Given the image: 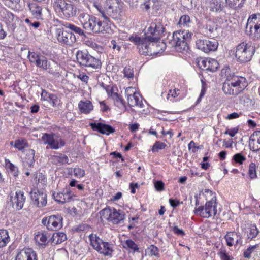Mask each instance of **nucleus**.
<instances>
[{
  "label": "nucleus",
  "mask_w": 260,
  "mask_h": 260,
  "mask_svg": "<svg viewBox=\"0 0 260 260\" xmlns=\"http://www.w3.org/2000/svg\"><path fill=\"white\" fill-rule=\"evenodd\" d=\"M36 66L44 70H47L48 73L53 75L58 76L59 75V72L57 70L58 66L57 63L50 62L44 56L42 55L41 57Z\"/></svg>",
  "instance_id": "nucleus-17"
},
{
  "label": "nucleus",
  "mask_w": 260,
  "mask_h": 260,
  "mask_svg": "<svg viewBox=\"0 0 260 260\" xmlns=\"http://www.w3.org/2000/svg\"><path fill=\"white\" fill-rule=\"evenodd\" d=\"M143 38H141L140 37L136 36H132L129 37V40L131 41L134 42L135 44L138 45V47L139 46V45L142 43V41L143 40Z\"/></svg>",
  "instance_id": "nucleus-56"
},
{
  "label": "nucleus",
  "mask_w": 260,
  "mask_h": 260,
  "mask_svg": "<svg viewBox=\"0 0 260 260\" xmlns=\"http://www.w3.org/2000/svg\"><path fill=\"white\" fill-rule=\"evenodd\" d=\"M208 30L212 35L213 37H217L218 32L220 30V28L218 27L217 25H208Z\"/></svg>",
  "instance_id": "nucleus-50"
},
{
  "label": "nucleus",
  "mask_w": 260,
  "mask_h": 260,
  "mask_svg": "<svg viewBox=\"0 0 260 260\" xmlns=\"http://www.w3.org/2000/svg\"><path fill=\"white\" fill-rule=\"evenodd\" d=\"M79 20L83 28L89 33L108 32L110 29V24L107 22L105 20L101 21L95 17L87 13H80Z\"/></svg>",
  "instance_id": "nucleus-1"
},
{
  "label": "nucleus",
  "mask_w": 260,
  "mask_h": 260,
  "mask_svg": "<svg viewBox=\"0 0 260 260\" xmlns=\"http://www.w3.org/2000/svg\"><path fill=\"white\" fill-rule=\"evenodd\" d=\"M154 186L157 191H162L164 189V183L161 181H156Z\"/></svg>",
  "instance_id": "nucleus-61"
},
{
  "label": "nucleus",
  "mask_w": 260,
  "mask_h": 260,
  "mask_svg": "<svg viewBox=\"0 0 260 260\" xmlns=\"http://www.w3.org/2000/svg\"><path fill=\"white\" fill-rule=\"evenodd\" d=\"M110 96L114 100V104L116 106L120 107L121 106H124L123 100L117 93L112 92Z\"/></svg>",
  "instance_id": "nucleus-38"
},
{
  "label": "nucleus",
  "mask_w": 260,
  "mask_h": 260,
  "mask_svg": "<svg viewBox=\"0 0 260 260\" xmlns=\"http://www.w3.org/2000/svg\"><path fill=\"white\" fill-rule=\"evenodd\" d=\"M167 146L166 144L163 142L159 141H156L153 145L152 151L154 152H157L159 150L164 149Z\"/></svg>",
  "instance_id": "nucleus-49"
},
{
  "label": "nucleus",
  "mask_w": 260,
  "mask_h": 260,
  "mask_svg": "<svg viewBox=\"0 0 260 260\" xmlns=\"http://www.w3.org/2000/svg\"><path fill=\"white\" fill-rule=\"evenodd\" d=\"M101 244L103 245V249L100 251L101 253L104 254L105 255H111L113 250L111 247V244L107 242L102 241Z\"/></svg>",
  "instance_id": "nucleus-40"
},
{
  "label": "nucleus",
  "mask_w": 260,
  "mask_h": 260,
  "mask_svg": "<svg viewBox=\"0 0 260 260\" xmlns=\"http://www.w3.org/2000/svg\"><path fill=\"white\" fill-rule=\"evenodd\" d=\"M29 11L31 15L37 19H42V6L36 3H28Z\"/></svg>",
  "instance_id": "nucleus-28"
},
{
  "label": "nucleus",
  "mask_w": 260,
  "mask_h": 260,
  "mask_svg": "<svg viewBox=\"0 0 260 260\" xmlns=\"http://www.w3.org/2000/svg\"><path fill=\"white\" fill-rule=\"evenodd\" d=\"M25 199L22 191H17L14 197H11L10 202L12 207L18 210L21 209L23 207Z\"/></svg>",
  "instance_id": "nucleus-21"
},
{
  "label": "nucleus",
  "mask_w": 260,
  "mask_h": 260,
  "mask_svg": "<svg viewBox=\"0 0 260 260\" xmlns=\"http://www.w3.org/2000/svg\"><path fill=\"white\" fill-rule=\"evenodd\" d=\"M256 168L255 164L253 162H251L249 166L248 175L251 179L257 178Z\"/></svg>",
  "instance_id": "nucleus-46"
},
{
  "label": "nucleus",
  "mask_w": 260,
  "mask_h": 260,
  "mask_svg": "<svg viewBox=\"0 0 260 260\" xmlns=\"http://www.w3.org/2000/svg\"><path fill=\"white\" fill-rule=\"evenodd\" d=\"M31 203L37 207L42 208L47 204V194L41 190L34 189L30 192Z\"/></svg>",
  "instance_id": "nucleus-16"
},
{
  "label": "nucleus",
  "mask_w": 260,
  "mask_h": 260,
  "mask_svg": "<svg viewBox=\"0 0 260 260\" xmlns=\"http://www.w3.org/2000/svg\"><path fill=\"white\" fill-rule=\"evenodd\" d=\"M62 217L59 215H53L44 217L42 223L50 231H56L62 226Z\"/></svg>",
  "instance_id": "nucleus-12"
},
{
  "label": "nucleus",
  "mask_w": 260,
  "mask_h": 260,
  "mask_svg": "<svg viewBox=\"0 0 260 260\" xmlns=\"http://www.w3.org/2000/svg\"><path fill=\"white\" fill-rule=\"evenodd\" d=\"M191 23L190 17L187 15H182L179 20V24L182 26H188Z\"/></svg>",
  "instance_id": "nucleus-45"
},
{
  "label": "nucleus",
  "mask_w": 260,
  "mask_h": 260,
  "mask_svg": "<svg viewBox=\"0 0 260 260\" xmlns=\"http://www.w3.org/2000/svg\"><path fill=\"white\" fill-rule=\"evenodd\" d=\"M76 58L78 62L81 66L94 70L101 67V60L91 56L86 50L78 51L76 53Z\"/></svg>",
  "instance_id": "nucleus-6"
},
{
  "label": "nucleus",
  "mask_w": 260,
  "mask_h": 260,
  "mask_svg": "<svg viewBox=\"0 0 260 260\" xmlns=\"http://www.w3.org/2000/svg\"><path fill=\"white\" fill-rule=\"evenodd\" d=\"M165 28L161 21L156 19L151 24L145 35L150 38L152 42H157L165 35Z\"/></svg>",
  "instance_id": "nucleus-9"
},
{
  "label": "nucleus",
  "mask_w": 260,
  "mask_h": 260,
  "mask_svg": "<svg viewBox=\"0 0 260 260\" xmlns=\"http://www.w3.org/2000/svg\"><path fill=\"white\" fill-rule=\"evenodd\" d=\"M10 241L9 233L6 230H0V248L5 247Z\"/></svg>",
  "instance_id": "nucleus-31"
},
{
  "label": "nucleus",
  "mask_w": 260,
  "mask_h": 260,
  "mask_svg": "<svg viewBox=\"0 0 260 260\" xmlns=\"http://www.w3.org/2000/svg\"><path fill=\"white\" fill-rule=\"evenodd\" d=\"M259 247V244H257L253 246H249L243 252V256L245 258L250 259L251 257V253L255 249Z\"/></svg>",
  "instance_id": "nucleus-43"
},
{
  "label": "nucleus",
  "mask_w": 260,
  "mask_h": 260,
  "mask_svg": "<svg viewBox=\"0 0 260 260\" xmlns=\"http://www.w3.org/2000/svg\"><path fill=\"white\" fill-rule=\"evenodd\" d=\"M14 147L19 150H22L27 146V143L24 139H17L15 141Z\"/></svg>",
  "instance_id": "nucleus-42"
},
{
  "label": "nucleus",
  "mask_w": 260,
  "mask_h": 260,
  "mask_svg": "<svg viewBox=\"0 0 260 260\" xmlns=\"http://www.w3.org/2000/svg\"><path fill=\"white\" fill-rule=\"evenodd\" d=\"M15 260H38L37 254L31 248H24L17 253Z\"/></svg>",
  "instance_id": "nucleus-20"
},
{
  "label": "nucleus",
  "mask_w": 260,
  "mask_h": 260,
  "mask_svg": "<svg viewBox=\"0 0 260 260\" xmlns=\"http://www.w3.org/2000/svg\"><path fill=\"white\" fill-rule=\"evenodd\" d=\"M77 78L81 80L82 82L87 83L88 80H89V77L87 76L86 74H85L83 73H80L77 76Z\"/></svg>",
  "instance_id": "nucleus-62"
},
{
  "label": "nucleus",
  "mask_w": 260,
  "mask_h": 260,
  "mask_svg": "<svg viewBox=\"0 0 260 260\" xmlns=\"http://www.w3.org/2000/svg\"><path fill=\"white\" fill-rule=\"evenodd\" d=\"M47 233L40 232L35 236V240L38 244L46 246L47 244Z\"/></svg>",
  "instance_id": "nucleus-33"
},
{
  "label": "nucleus",
  "mask_w": 260,
  "mask_h": 260,
  "mask_svg": "<svg viewBox=\"0 0 260 260\" xmlns=\"http://www.w3.org/2000/svg\"><path fill=\"white\" fill-rule=\"evenodd\" d=\"M255 52V47L252 43L243 42L236 48L235 57L238 62L244 63L249 62Z\"/></svg>",
  "instance_id": "nucleus-5"
},
{
  "label": "nucleus",
  "mask_w": 260,
  "mask_h": 260,
  "mask_svg": "<svg viewBox=\"0 0 260 260\" xmlns=\"http://www.w3.org/2000/svg\"><path fill=\"white\" fill-rule=\"evenodd\" d=\"M41 139L44 144H47L52 149H57L65 145L64 141L54 134L45 133Z\"/></svg>",
  "instance_id": "nucleus-14"
},
{
  "label": "nucleus",
  "mask_w": 260,
  "mask_h": 260,
  "mask_svg": "<svg viewBox=\"0 0 260 260\" xmlns=\"http://www.w3.org/2000/svg\"><path fill=\"white\" fill-rule=\"evenodd\" d=\"M196 45L198 49L205 53H208L210 51H215L218 47V43L215 39L209 40L205 39H200L196 41Z\"/></svg>",
  "instance_id": "nucleus-15"
},
{
  "label": "nucleus",
  "mask_w": 260,
  "mask_h": 260,
  "mask_svg": "<svg viewBox=\"0 0 260 260\" xmlns=\"http://www.w3.org/2000/svg\"><path fill=\"white\" fill-rule=\"evenodd\" d=\"M124 76L127 78H133L134 77L133 69L129 66L125 67L123 70Z\"/></svg>",
  "instance_id": "nucleus-51"
},
{
  "label": "nucleus",
  "mask_w": 260,
  "mask_h": 260,
  "mask_svg": "<svg viewBox=\"0 0 260 260\" xmlns=\"http://www.w3.org/2000/svg\"><path fill=\"white\" fill-rule=\"evenodd\" d=\"M245 33L253 40H260V15H252L248 19Z\"/></svg>",
  "instance_id": "nucleus-7"
},
{
  "label": "nucleus",
  "mask_w": 260,
  "mask_h": 260,
  "mask_svg": "<svg viewBox=\"0 0 260 260\" xmlns=\"http://www.w3.org/2000/svg\"><path fill=\"white\" fill-rule=\"evenodd\" d=\"M79 108L82 113L88 114L93 109V105L89 101H80L78 104Z\"/></svg>",
  "instance_id": "nucleus-30"
},
{
  "label": "nucleus",
  "mask_w": 260,
  "mask_h": 260,
  "mask_svg": "<svg viewBox=\"0 0 260 260\" xmlns=\"http://www.w3.org/2000/svg\"><path fill=\"white\" fill-rule=\"evenodd\" d=\"M172 230L177 235L183 236L185 235L184 232L177 226L172 227Z\"/></svg>",
  "instance_id": "nucleus-60"
},
{
  "label": "nucleus",
  "mask_w": 260,
  "mask_h": 260,
  "mask_svg": "<svg viewBox=\"0 0 260 260\" xmlns=\"http://www.w3.org/2000/svg\"><path fill=\"white\" fill-rule=\"evenodd\" d=\"M24 21L29 26H31L34 27L35 28H37L39 27L40 25V23L38 21H35L34 22L31 23L30 20L28 18L25 19Z\"/></svg>",
  "instance_id": "nucleus-64"
},
{
  "label": "nucleus",
  "mask_w": 260,
  "mask_h": 260,
  "mask_svg": "<svg viewBox=\"0 0 260 260\" xmlns=\"http://www.w3.org/2000/svg\"><path fill=\"white\" fill-rule=\"evenodd\" d=\"M54 200L58 202L63 204V197L62 192L53 193L52 194Z\"/></svg>",
  "instance_id": "nucleus-59"
},
{
  "label": "nucleus",
  "mask_w": 260,
  "mask_h": 260,
  "mask_svg": "<svg viewBox=\"0 0 260 260\" xmlns=\"http://www.w3.org/2000/svg\"><path fill=\"white\" fill-rule=\"evenodd\" d=\"M51 162L56 165H62L69 162V159L68 157L62 153L58 155H53L50 158Z\"/></svg>",
  "instance_id": "nucleus-29"
},
{
  "label": "nucleus",
  "mask_w": 260,
  "mask_h": 260,
  "mask_svg": "<svg viewBox=\"0 0 260 260\" xmlns=\"http://www.w3.org/2000/svg\"><path fill=\"white\" fill-rule=\"evenodd\" d=\"M73 173L75 177L79 178H80L85 175L84 170L79 168H74Z\"/></svg>",
  "instance_id": "nucleus-53"
},
{
  "label": "nucleus",
  "mask_w": 260,
  "mask_h": 260,
  "mask_svg": "<svg viewBox=\"0 0 260 260\" xmlns=\"http://www.w3.org/2000/svg\"><path fill=\"white\" fill-rule=\"evenodd\" d=\"M54 7L66 18H72L77 14V8L73 4L67 3L64 0H55Z\"/></svg>",
  "instance_id": "nucleus-8"
},
{
  "label": "nucleus",
  "mask_w": 260,
  "mask_h": 260,
  "mask_svg": "<svg viewBox=\"0 0 260 260\" xmlns=\"http://www.w3.org/2000/svg\"><path fill=\"white\" fill-rule=\"evenodd\" d=\"M54 35L59 42L68 46H72L76 41L74 34L61 29H56Z\"/></svg>",
  "instance_id": "nucleus-13"
},
{
  "label": "nucleus",
  "mask_w": 260,
  "mask_h": 260,
  "mask_svg": "<svg viewBox=\"0 0 260 260\" xmlns=\"http://www.w3.org/2000/svg\"><path fill=\"white\" fill-rule=\"evenodd\" d=\"M249 147L253 151L257 152L260 150V131H255L251 135Z\"/></svg>",
  "instance_id": "nucleus-26"
},
{
  "label": "nucleus",
  "mask_w": 260,
  "mask_h": 260,
  "mask_svg": "<svg viewBox=\"0 0 260 260\" xmlns=\"http://www.w3.org/2000/svg\"><path fill=\"white\" fill-rule=\"evenodd\" d=\"M63 25L66 28L69 29L71 31L77 34H78L81 36H85V34L84 32V31L81 28L73 24L66 23Z\"/></svg>",
  "instance_id": "nucleus-37"
},
{
  "label": "nucleus",
  "mask_w": 260,
  "mask_h": 260,
  "mask_svg": "<svg viewBox=\"0 0 260 260\" xmlns=\"http://www.w3.org/2000/svg\"><path fill=\"white\" fill-rule=\"evenodd\" d=\"M233 160H234L235 162L242 165L243 162L246 160V157L242 153H239L235 154L233 156Z\"/></svg>",
  "instance_id": "nucleus-48"
},
{
  "label": "nucleus",
  "mask_w": 260,
  "mask_h": 260,
  "mask_svg": "<svg viewBox=\"0 0 260 260\" xmlns=\"http://www.w3.org/2000/svg\"><path fill=\"white\" fill-rule=\"evenodd\" d=\"M89 239L91 242V245L98 252L101 251L102 250V248L101 247V244L102 242V240L96 236L90 235Z\"/></svg>",
  "instance_id": "nucleus-34"
},
{
  "label": "nucleus",
  "mask_w": 260,
  "mask_h": 260,
  "mask_svg": "<svg viewBox=\"0 0 260 260\" xmlns=\"http://www.w3.org/2000/svg\"><path fill=\"white\" fill-rule=\"evenodd\" d=\"M218 255L221 260H232V257L228 255L225 249H221L218 253Z\"/></svg>",
  "instance_id": "nucleus-52"
},
{
  "label": "nucleus",
  "mask_w": 260,
  "mask_h": 260,
  "mask_svg": "<svg viewBox=\"0 0 260 260\" xmlns=\"http://www.w3.org/2000/svg\"><path fill=\"white\" fill-rule=\"evenodd\" d=\"M123 4L121 0H106L104 7L99 6H96V8L105 21L109 24L110 18L114 20L120 18Z\"/></svg>",
  "instance_id": "nucleus-2"
},
{
  "label": "nucleus",
  "mask_w": 260,
  "mask_h": 260,
  "mask_svg": "<svg viewBox=\"0 0 260 260\" xmlns=\"http://www.w3.org/2000/svg\"><path fill=\"white\" fill-rule=\"evenodd\" d=\"M35 154V151L34 150H28L26 154V156L22 161L23 169L26 170L25 174L27 176L30 175V172L32 171L34 167L35 164L34 159Z\"/></svg>",
  "instance_id": "nucleus-19"
},
{
  "label": "nucleus",
  "mask_w": 260,
  "mask_h": 260,
  "mask_svg": "<svg viewBox=\"0 0 260 260\" xmlns=\"http://www.w3.org/2000/svg\"><path fill=\"white\" fill-rule=\"evenodd\" d=\"M259 232V230L255 224H251L248 228L247 240H249L250 241L253 239L258 235Z\"/></svg>",
  "instance_id": "nucleus-35"
},
{
  "label": "nucleus",
  "mask_w": 260,
  "mask_h": 260,
  "mask_svg": "<svg viewBox=\"0 0 260 260\" xmlns=\"http://www.w3.org/2000/svg\"><path fill=\"white\" fill-rule=\"evenodd\" d=\"M156 42H152L151 39L149 37H147L146 35H145V37L143 38V40L142 41L141 44L138 47L140 53L141 54H143L144 55H149L152 54V51L150 49V46L151 44L153 46V43H155Z\"/></svg>",
  "instance_id": "nucleus-24"
},
{
  "label": "nucleus",
  "mask_w": 260,
  "mask_h": 260,
  "mask_svg": "<svg viewBox=\"0 0 260 260\" xmlns=\"http://www.w3.org/2000/svg\"><path fill=\"white\" fill-rule=\"evenodd\" d=\"M110 47H111L114 50L118 52L120 51L121 49L120 46L118 45L116 41L114 40H112L111 41Z\"/></svg>",
  "instance_id": "nucleus-63"
},
{
  "label": "nucleus",
  "mask_w": 260,
  "mask_h": 260,
  "mask_svg": "<svg viewBox=\"0 0 260 260\" xmlns=\"http://www.w3.org/2000/svg\"><path fill=\"white\" fill-rule=\"evenodd\" d=\"M123 247L124 248H128L134 252L139 250L138 245L131 239L126 240L124 242Z\"/></svg>",
  "instance_id": "nucleus-41"
},
{
  "label": "nucleus",
  "mask_w": 260,
  "mask_h": 260,
  "mask_svg": "<svg viewBox=\"0 0 260 260\" xmlns=\"http://www.w3.org/2000/svg\"><path fill=\"white\" fill-rule=\"evenodd\" d=\"M226 245L231 247L233 246H237L239 244L242 245V240L240 235L235 232H229L224 236Z\"/></svg>",
  "instance_id": "nucleus-22"
},
{
  "label": "nucleus",
  "mask_w": 260,
  "mask_h": 260,
  "mask_svg": "<svg viewBox=\"0 0 260 260\" xmlns=\"http://www.w3.org/2000/svg\"><path fill=\"white\" fill-rule=\"evenodd\" d=\"M149 250L150 254L151 255H154L155 256H159V250L157 247L151 245L149 247Z\"/></svg>",
  "instance_id": "nucleus-58"
},
{
  "label": "nucleus",
  "mask_w": 260,
  "mask_h": 260,
  "mask_svg": "<svg viewBox=\"0 0 260 260\" xmlns=\"http://www.w3.org/2000/svg\"><path fill=\"white\" fill-rule=\"evenodd\" d=\"M194 212L196 214L204 218L215 216L217 213L215 197L207 202L205 206H201L196 208Z\"/></svg>",
  "instance_id": "nucleus-10"
},
{
  "label": "nucleus",
  "mask_w": 260,
  "mask_h": 260,
  "mask_svg": "<svg viewBox=\"0 0 260 260\" xmlns=\"http://www.w3.org/2000/svg\"><path fill=\"white\" fill-rule=\"evenodd\" d=\"M238 131L239 127L238 126L231 129L226 128L224 132V134L229 135L231 137H233L237 133H238Z\"/></svg>",
  "instance_id": "nucleus-54"
},
{
  "label": "nucleus",
  "mask_w": 260,
  "mask_h": 260,
  "mask_svg": "<svg viewBox=\"0 0 260 260\" xmlns=\"http://www.w3.org/2000/svg\"><path fill=\"white\" fill-rule=\"evenodd\" d=\"M52 242L54 244H59L67 239V236L63 232H57L53 234L52 237Z\"/></svg>",
  "instance_id": "nucleus-32"
},
{
  "label": "nucleus",
  "mask_w": 260,
  "mask_h": 260,
  "mask_svg": "<svg viewBox=\"0 0 260 260\" xmlns=\"http://www.w3.org/2000/svg\"><path fill=\"white\" fill-rule=\"evenodd\" d=\"M101 215L106 219L114 224H119L124 221L125 214L120 210L105 208L101 211Z\"/></svg>",
  "instance_id": "nucleus-11"
},
{
  "label": "nucleus",
  "mask_w": 260,
  "mask_h": 260,
  "mask_svg": "<svg viewBox=\"0 0 260 260\" xmlns=\"http://www.w3.org/2000/svg\"><path fill=\"white\" fill-rule=\"evenodd\" d=\"M0 17L2 20L6 23L8 27L14 29L15 27V24L13 23L15 16L12 13L6 9H3L0 11Z\"/></svg>",
  "instance_id": "nucleus-25"
},
{
  "label": "nucleus",
  "mask_w": 260,
  "mask_h": 260,
  "mask_svg": "<svg viewBox=\"0 0 260 260\" xmlns=\"http://www.w3.org/2000/svg\"><path fill=\"white\" fill-rule=\"evenodd\" d=\"M226 6L236 9L243 7L246 0H225Z\"/></svg>",
  "instance_id": "nucleus-36"
},
{
  "label": "nucleus",
  "mask_w": 260,
  "mask_h": 260,
  "mask_svg": "<svg viewBox=\"0 0 260 260\" xmlns=\"http://www.w3.org/2000/svg\"><path fill=\"white\" fill-rule=\"evenodd\" d=\"M42 55H39L35 52H28V57L31 63H34L36 66L38 63Z\"/></svg>",
  "instance_id": "nucleus-44"
},
{
  "label": "nucleus",
  "mask_w": 260,
  "mask_h": 260,
  "mask_svg": "<svg viewBox=\"0 0 260 260\" xmlns=\"http://www.w3.org/2000/svg\"><path fill=\"white\" fill-rule=\"evenodd\" d=\"M6 167L9 169V172L14 177H17L19 171L17 167L11 163L9 160H6Z\"/></svg>",
  "instance_id": "nucleus-39"
},
{
  "label": "nucleus",
  "mask_w": 260,
  "mask_h": 260,
  "mask_svg": "<svg viewBox=\"0 0 260 260\" xmlns=\"http://www.w3.org/2000/svg\"><path fill=\"white\" fill-rule=\"evenodd\" d=\"M198 63L202 70L208 71L209 59H202L201 61H199Z\"/></svg>",
  "instance_id": "nucleus-55"
},
{
  "label": "nucleus",
  "mask_w": 260,
  "mask_h": 260,
  "mask_svg": "<svg viewBox=\"0 0 260 260\" xmlns=\"http://www.w3.org/2000/svg\"><path fill=\"white\" fill-rule=\"evenodd\" d=\"M247 85L245 77L230 75L223 84L222 90L225 94L236 96L242 92Z\"/></svg>",
  "instance_id": "nucleus-3"
},
{
  "label": "nucleus",
  "mask_w": 260,
  "mask_h": 260,
  "mask_svg": "<svg viewBox=\"0 0 260 260\" xmlns=\"http://www.w3.org/2000/svg\"><path fill=\"white\" fill-rule=\"evenodd\" d=\"M41 100L46 102L49 105L53 107L57 106L59 100L56 95L50 93L45 90H43L41 94Z\"/></svg>",
  "instance_id": "nucleus-27"
},
{
  "label": "nucleus",
  "mask_w": 260,
  "mask_h": 260,
  "mask_svg": "<svg viewBox=\"0 0 260 260\" xmlns=\"http://www.w3.org/2000/svg\"><path fill=\"white\" fill-rule=\"evenodd\" d=\"M91 128L94 131L99 132L102 134H105L107 135L113 133L115 132V129L110 125L99 123H91L90 124Z\"/></svg>",
  "instance_id": "nucleus-23"
},
{
  "label": "nucleus",
  "mask_w": 260,
  "mask_h": 260,
  "mask_svg": "<svg viewBox=\"0 0 260 260\" xmlns=\"http://www.w3.org/2000/svg\"><path fill=\"white\" fill-rule=\"evenodd\" d=\"M210 9L211 11L217 12L221 10L220 5L218 2H213L210 4Z\"/></svg>",
  "instance_id": "nucleus-57"
},
{
  "label": "nucleus",
  "mask_w": 260,
  "mask_h": 260,
  "mask_svg": "<svg viewBox=\"0 0 260 260\" xmlns=\"http://www.w3.org/2000/svg\"><path fill=\"white\" fill-rule=\"evenodd\" d=\"M192 35L191 32L185 30H179L173 33L171 43L176 51L183 52L189 50L188 43L191 40Z\"/></svg>",
  "instance_id": "nucleus-4"
},
{
  "label": "nucleus",
  "mask_w": 260,
  "mask_h": 260,
  "mask_svg": "<svg viewBox=\"0 0 260 260\" xmlns=\"http://www.w3.org/2000/svg\"><path fill=\"white\" fill-rule=\"evenodd\" d=\"M132 87L126 89L125 93L127 94V103L130 107L138 106L142 108L144 106L142 98L135 91Z\"/></svg>",
  "instance_id": "nucleus-18"
},
{
  "label": "nucleus",
  "mask_w": 260,
  "mask_h": 260,
  "mask_svg": "<svg viewBox=\"0 0 260 260\" xmlns=\"http://www.w3.org/2000/svg\"><path fill=\"white\" fill-rule=\"evenodd\" d=\"M219 63L215 59H209L208 71L212 72H215L218 68Z\"/></svg>",
  "instance_id": "nucleus-47"
}]
</instances>
